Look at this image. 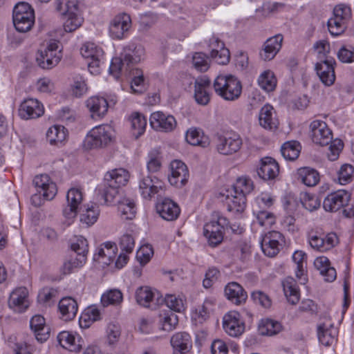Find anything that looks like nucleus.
<instances>
[{
	"instance_id": "obj_1",
	"label": "nucleus",
	"mask_w": 354,
	"mask_h": 354,
	"mask_svg": "<svg viewBox=\"0 0 354 354\" xmlns=\"http://www.w3.org/2000/svg\"><path fill=\"white\" fill-rule=\"evenodd\" d=\"M145 55V49L141 45L130 44L124 48L120 57H113L109 71L115 77L122 73H127L129 69L141 61Z\"/></svg>"
},
{
	"instance_id": "obj_2",
	"label": "nucleus",
	"mask_w": 354,
	"mask_h": 354,
	"mask_svg": "<svg viewBox=\"0 0 354 354\" xmlns=\"http://www.w3.org/2000/svg\"><path fill=\"white\" fill-rule=\"evenodd\" d=\"M215 93L225 101L237 100L242 93L241 81L232 75H219L213 83Z\"/></svg>"
},
{
	"instance_id": "obj_3",
	"label": "nucleus",
	"mask_w": 354,
	"mask_h": 354,
	"mask_svg": "<svg viewBox=\"0 0 354 354\" xmlns=\"http://www.w3.org/2000/svg\"><path fill=\"white\" fill-rule=\"evenodd\" d=\"M129 179V172L118 168L106 172L104 178L103 194L106 201H113L115 197L123 194L120 188L127 183Z\"/></svg>"
},
{
	"instance_id": "obj_4",
	"label": "nucleus",
	"mask_w": 354,
	"mask_h": 354,
	"mask_svg": "<svg viewBox=\"0 0 354 354\" xmlns=\"http://www.w3.org/2000/svg\"><path fill=\"white\" fill-rule=\"evenodd\" d=\"M228 227L227 218L223 216L220 212H214L212 219L203 227V234L209 244L212 247L219 245L223 239L225 230Z\"/></svg>"
},
{
	"instance_id": "obj_5",
	"label": "nucleus",
	"mask_w": 354,
	"mask_h": 354,
	"mask_svg": "<svg viewBox=\"0 0 354 354\" xmlns=\"http://www.w3.org/2000/svg\"><path fill=\"white\" fill-rule=\"evenodd\" d=\"M113 139V130L110 125L102 124L92 129L84 140L86 149L103 148L109 145Z\"/></svg>"
},
{
	"instance_id": "obj_6",
	"label": "nucleus",
	"mask_w": 354,
	"mask_h": 354,
	"mask_svg": "<svg viewBox=\"0 0 354 354\" xmlns=\"http://www.w3.org/2000/svg\"><path fill=\"white\" fill-rule=\"evenodd\" d=\"M12 19L17 31L26 32L32 28L35 23L34 10L28 3H18L13 9Z\"/></svg>"
},
{
	"instance_id": "obj_7",
	"label": "nucleus",
	"mask_w": 354,
	"mask_h": 354,
	"mask_svg": "<svg viewBox=\"0 0 354 354\" xmlns=\"http://www.w3.org/2000/svg\"><path fill=\"white\" fill-rule=\"evenodd\" d=\"M242 145V138L237 132L226 131L216 136V149L220 154L232 155L238 152Z\"/></svg>"
},
{
	"instance_id": "obj_8",
	"label": "nucleus",
	"mask_w": 354,
	"mask_h": 354,
	"mask_svg": "<svg viewBox=\"0 0 354 354\" xmlns=\"http://www.w3.org/2000/svg\"><path fill=\"white\" fill-rule=\"evenodd\" d=\"M223 327L226 333L234 337L241 335L245 330L244 322L240 313L236 310L230 311L224 315Z\"/></svg>"
},
{
	"instance_id": "obj_9",
	"label": "nucleus",
	"mask_w": 354,
	"mask_h": 354,
	"mask_svg": "<svg viewBox=\"0 0 354 354\" xmlns=\"http://www.w3.org/2000/svg\"><path fill=\"white\" fill-rule=\"evenodd\" d=\"M312 140L320 146L331 143L333 134L326 123L322 120H314L310 125Z\"/></svg>"
},
{
	"instance_id": "obj_10",
	"label": "nucleus",
	"mask_w": 354,
	"mask_h": 354,
	"mask_svg": "<svg viewBox=\"0 0 354 354\" xmlns=\"http://www.w3.org/2000/svg\"><path fill=\"white\" fill-rule=\"evenodd\" d=\"M137 303L145 308H151L163 301V298L156 290L149 286H141L136 292Z\"/></svg>"
},
{
	"instance_id": "obj_11",
	"label": "nucleus",
	"mask_w": 354,
	"mask_h": 354,
	"mask_svg": "<svg viewBox=\"0 0 354 354\" xmlns=\"http://www.w3.org/2000/svg\"><path fill=\"white\" fill-rule=\"evenodd\" d=\"M131 26V19L129 15L122 13L116 15L111 21L109 32L112 38H124Z\"/></svg>"
},
{
	"instance_id": "obj_12",
	"label": "nucleus",
	"mask_w": 354,
	"mask_h": 354,
	"mask_svg": "<svg viewBox=\"0 0 354 354\" xmlns=\"http://www.w3.org/2000/svg\"><path fill=\"white\" fill-rule=\"evenodd\" d=\"M308 239L311 248L322 252L329 250L337 243V236L335 233H329L324 236L312 232L308 234Z\"/></svg>"
},
{
	"instance_id": "obj_13",
	"label": "nucleus",
	"mask_w": 354,
	"mask_h": 354,
	"mask_svg": "<svg viewBox=\"0 0 354 354\" xmlns=\"http://www.w3.org/2000/svg\"><path fill=\"white\" fill-rule=\"evenodd\" d=\"M82 201L83 195L80 189H70L66 194V205L63 209V215L68 219L76 217Z\"/></svg>"
},
{
	"instance_id": "obj_14",
	"label": "nucleus",
	"mask_w": 354,
	"mask_h": 354,
	"mask_svg": "<svg viewBox=\"0 0 354 354\" xmlns=\"http://www.w3.org/2000/svg\"><path fill=\"white\" fill-rule=\"evenodd\" d=\"M19 115L24 120L35 119L41 116L44 113L43 104L37 99L24 100L19 106Z\"/></svg>"
},
{
	"instance_id": "obj_15",
	"label": "nucleus",
	"mask_w": 354,
	"mask_h": 354,
	"mask_svg": "<svg viewBox=\"0 0 354 354\" xmlns=\"http://www.w3.org/2000/svg\"><path fill=\"white\" fill-rule=\"evenodd\" d=\"M149 122L153 129L164 132L172 131L177 124L173 115H167L161 111L153 113L150 116Z\"/></svg>"
},
{
	"instance_id": "obj_16",
	"label": "nucleus",
	"mask_w": 354,
	"mask_h": 354,
	"mask_svg": "<svg viewBox=\"0 0 354 354\" xmlns=\"http://www.w3.org/2000/svg\"><path fill=\"white\" fill-rule=\"evenodd\" d=\"M28 290L25 287L15 288L10 294L8 306L17 313H23L29 307Z\"/></svg>"
},
{
	"instance_id": "obj_17",
	"label": "nucleus",
	"mask_w": 354,
	"mask_h": 354,
	"mask_svg": "<svg viewBox=\"0 0 354 354\" xmlns=\"http://www.w3.org/2000/svg\"><path fill=\"white\" fill-rule=\"evenodd\" d=\"M32 183L39 194H42L44 199L52 200L57 194L56 184L53 182L47 174L36 176Z\"/></svg>"
},
{
	"instance_id": "obj_18",
	"label": "nucleus",
	"mask_w": 354,
	"mask_h": 354,
	"mask_svg": "<svg viewBox=\"0 0 354 354\" xmlns=\"http://www.w3.org/2000/svg\"><path fill=\"white\" fill-rule=\"evenodd\" d=\"M335 63V59L333 57H326L315 65L317 74L325 86H331L335 82V75L333 66Z\"/></svg>"
},
{
	"instance_id": "obj_19",
	"label": "nucleus",
	"mask_w": 354,
	"mask_h": 354,
	"mask_svg": "<svg viewBox=\"0 0 354 354\" xmlns=\"http://www.w3.org/2000/svg\"><path fill=\"white\" fill-rule=\"evenodd\" d=\"M171 175L168 178L171 185L176 187L184 186L189 177L186 165L180 160H175L171 162Z\"/></svg>"
},
{
	"instance_id": "obj_20",
	"label": "nucleus",
	"mask_w": 354,
	"mask_h": 354,
	"mask_svg": "<svg viewBox=\"0 0 354 354\" xmlns=\"http://www.w3.org/2000/svg\"><path fill=\"white\" fill-rule=\"evenodd\" d=\"M350 200L348 194L344 190L328 194L324 200L323 207L327 212H337L347 205Z\"/></svg>"
},
{
	"instance_id": "obj_21",
	"label": "nucleus",
	"mask_w": 354,
	"mask_h": 354,
	"mask_svg": "<svg viewBox=\"0 0 354 354\" xmlns=\"http://www.w3.org/2000/svg\"><path fill=\"white\" fill-rule=\"evenodd\" d=\"M110 204L116 205L120 216L124 219H132L136 213V205L133 199L127 197L124 194L115 197L113 201H106Z\"/></svg>"
},
{
	"instance_id": "obj_22",
	"label": "nucleus",
	"mask_w": 354,
	"mask_h": 354,
	"mask_svg": "<svg viewBox=\"0 0 354 354\" xmlns=\"http://www.w3.org/2000/svg\"><path fill=\"white\" fill-rule=\"evenodd\" d=\"M162 189L163 183L156 177H145L139 183L141 195L145 199H151L155 194H160Z\"/></svg>"
},
{
	"instance_id": "obj_23",
	"label": "nucleus",
	"mask_w": 354,
	"mask_h": 354,
	"mask_svg": "<svg viewBox=\"0 0 354 354\" xmlns=\"http://www.w3.org/2000/svg\"><path fill=\"white\" fill-rule=\"evenodd\" d=\"M257 173L263 180H271L278 176L279 166L274 159L265 157L261 160L259 167L257 169Z\"/></svg>"
},
{
	"instance_id": "obj_24",
	"label": "nucleus",
	"mask_w": 354,
	"mask_h": 354,
	"mask_svg": "<svg viewBox=\"0 0 354 354\" xmlns=\"http://www.w3.org/2000/svg\"><path fill=\"white\" fill-rule=\"evenodd\" d=\"M156 210L159 215L166 221L176 220L180 212V207L177 203L169 198H164L162 201L157 203Z\"/></svg>"
},
{
	"instance_id": "obj_25",
	"label": "nucleus",
	"mask_w": 354,
	"mask_h": 354,
	"mask_svg": "<svg viewBox=\"0 0 354 354\" xmlns=\"http://www.w3.org/2000/svg\"><path fill=\"white\" fill-rule=\"evenodd\" d=\"M225 295L229 301L237 306L245 304L248 299L247 292L236 282H230L226 285Z\"/></svg>"
},
{
	"instance_id": "obj_26",
	"label": "nucleus",
	"mask_w": 354,
	"mask_h": 354,
	"mask_svg": "<svg viewBox=\"0 0 354 354\" xmlns=\"http://www.w3.org/2000/svg\"><path fill=\"white\" fill-rule=\"evenodd\" d=\"M259 124L265 129L275 130L277 129L279 121L272 106L267 104L261 107L259 114Z\"/></svg>"
},
{
	"instance_id": "obj_27",
	"label": "nucleus",
	"mask_w": 354,
	"mask_h": 354,
	"mask_svg": "<svg viewBox=\"0 0 354 354\" xmlns=\"http://www.w3.org/2000/svg\"><path fill=\"white\" fill-rule=\"evenodd\" d=\"M283 36L276 35L268 39L263 45V48L260 52V57L264 61H270L276 56L281 48Z\"/></svg>"
},
{
	"instance_id": "obj_28",
	"label": "nucleus",
	"mask_w": 354,
	"mask_h": 354,
	"mask_svg": "<svg viewBox=\"0 0 354 354\" xmlns=\"http://www.w3.org/2000/svg\"><path fill=\"white\" fill-rule=\"evenodd\" d=\"M31 330L39 342H46L50 337V328L46 324L45 319L39 315L33 316L30 322Z\"/></svg>"
},
{
	"instance_id": "obj_29",
	"label": "nucleus",
	"mask_w": 354,
	"mask_h": 354,
	"mask_svg": "<svg viewBox=\"0 0 354 354\" xmlns=\"http://www.w3.org/2000/svg\"><path fill=\"white\" fill-rule=\"evenodd\" d=\"M86 104L93 118L103 117L107 113L109 106L106 98L98 95L89 97Z\"/></svg>"
},
{
	"instance_id": "obj_30",
	"label": "nucleus",
	"mask_w": 354,
	"mask_h": 354,
	"mask_svg": "<svg viewBox=\"0 0 354 354\" xmlns=\"http://www.w3.org/2000/svg\"><path fill=\"white\" fill-rule=\"evenodd\" d=\"M103 247L97 249V252L94 254L93 259L100 263L109 266L114 260L118 248L114 242L108 241L104 243Z\"/></svg>"
},
{
	"instance_id": "obj_31",
	"label": "nucleus",
	"mask_w": 354,
	"mask_h": 354,
	"mask_svg": "<svg viewBox=\"0 0 354 354\" xmlns=\"http://www.w3.org/2000/svg\"><path fill=\"white\" fill-rule=\"evenodd\" d=\"M209 86L210 80L206 76L199 77L195 80L194 97L198 104L206 105L209 102L210 97L207 88Z\"/></svg>"
},
{
	"instance_id": "obj_32",
	"label": "nucleus",
	"mask_w": 354,
	"mask_h": 354,
	"mask_svg": "<svg viewBox=\"0 0 354 354\" xmlns=\"http://www.w3.org/2000/svg\"><path fill=\"white\" fill-rule=\"evenodd\" d=\"M337 330L333 324H320L317 328L319 342L325 346H330L336 342Z\"/></svg>"
},
{
	"instance_id": "obj_33",
	"label": "nucleus",
	"mask_w": 354,
	"mask_h": 354,
	"mask_svg": "<svg viewBox=\"0 0 354 354\" xmlns=\"http://www.w3.org/2000/svg\"><path fill=\"white\" fill-rule=\"evenodd\" d=\"M77 309V301L71 297H64L59 302V310L62 318L66 321L74 319Z\"/></svg>"
},
{
	"instance_id": "obj_34",
	"label": "nucleus",
	"mask_w": 354,
	"mask_h": 354,
	"mask_svg": "<svg viewBox=\"0 0 354 354\" xmlns=\"http://www.w3.org/2000/svg\"><path fill=\"white\" fill-rule=\"evenodd\" d=\"M314 264L326 281L332 282L336 279V270L330 266V261L327 257H317L315 260Z\"/></svg>"
},
{
	"instance_id": "obj_35",
	"label": "nucleus",
	"mask_w": 354,
	"mask_h": 354,
	"mask_svg": "<svg viewBox=\"0 0 354 354\" xmlns=\"http://www.w3.org/2000/svg\"><path fill=\"white\" fill-rule=\"evenodd\" d=\"M68 136L67 129L62 125H53L50 127L46 133V138L50 145L57 146L62 145Z\"/></svg>"
},
{
	"instance_id": "obj_36",
	"label": "nucleus",
	"mask_w": 354,
	"mask_h": 354,
	"mask_svg": "<svg viewBox=\"0 0 354 354\" xmlns=\"http://www.w3.org/2000/svg\"><path fill=\"white\" fill-rule=\"evenodd\" d=\"M185 138L189 144L194 146L205 148L209 145V137L205 136L201 129L190 128L187 131Z\"/></svg>"
},
{
	"instance_id": "obj_37",
	"label": "nucleus",
	"mask_w": 354,
	"mask_h": 354,
	"mask_svg": "<svg viewBox=\"0 0 354 354\" xmlns=\"http://www.w3.org/2000/svg\"><path fill=\"white\" fill-rule=\"evenodd\" d=\"M282 286L288 302L292 305L297 304L300 299V293L296 281L292 277H287L283 281Z\"/></svg>"
},
{
	"instance_id": "obj_38",
	"label": "nucleus",
	"mask_w": 354,
	"mask_h": 354,
	"mask_svg": "<svg viewBox=\"0 0 354 354\" xmlns=\"http://www.w3.org/2000/svg\"><path fill=\"white\" fill-rule=\"evenodd\" d=\"M226 205L229 212L242 213L246 207V197L230 191V195L226 196Z\"/></svg>"
},
{
	"instance_id": "obj_39",
	"label": "nucleus",
	"mask_w": 354,
	"mask_h": 354,
	"mask_svg": "<svg viewBox=\"0 0 354 354\" xmlns=\"http://www.w3.org/2000/svg\"><path fill=\"white\" fill-rule=\"evenodd\" d=\"M124 73L129 75L132 78L131 89L133 93L140 94L145 91V77L142 70L137 68H132L131 69H129L127 73Z\"/></svg>"
},
{
	"instance_id": "obj_40",
	"label": "nucleus",
	"mask_w": 354,
	"mask_h": 354,
	"mask_svg": "<svg viewBox=\"0 0 354 354\" xmlns=\"http://www.w3.org/2000/svg\"><path fill=\"white\" fill-rule=\"evenodd\" d=\"M298 180L308 187L315 186L320 180L319 172L310 167H301L297 171Z\"/></svg>"
},
{
	"instance_id": "obj_41",
	"label": "nucleus",
	"mask_w": 354,
	"mask_h": 354,
	"mask_svg": "<svg viewBox=\"0 0 354 354\" xmlns=\"http://www.w3.org/2000/svg\"><path fill=\"white\" fill-rule=\"evenodd\" d=\"M281 324L276 320L266 318L262 319L258 326V330L261 335H274L281 331Z\"/></svg>"
},
{
	"instance_id": "obj_42",
	"label": "nucleus",
	"mask_w": 354,
	"mask_h": 354,
	"mask_svg": "<svg viewBox=\"0 0 354 354\" xmlns=\"http://www.w3.org/2000/svg\"><path fill=\"white\" fill-rule=\"evenodd\" d=\"M173 349L188 351L192 347L190 335L186 332H178L174 334L170 339Z\"/></svg>"
},
{
	"instance_id": "obj_43",
	"label": "nucleus",
	"mask_w": 354,
	"mask_h": 354,
	"mask_svg": "<svg viewBox=\"0 0 354 354\" xmlns=\"http://www.w3.org/2000/svg\"><path fill=\"white\" fill-rule=\"evenodd\" d=\"M258 85L267 93L273 91L277 86V77L270 70L263 71L257 80Z\"/></svg>"
},
{
	"instance_id": "obj_44",
	"label": "nucleus",
	"mask_w": 354,
	"mask_h": 354,
	"mask_svg": "<svg viewBox=\"0 0 354 354\" xmlns=\"http://www.w3.org/2000/svg\"><path fill=\"white\" fill-rule=\"evenodd\" d=\"M86 261V258L84 255L75 256L71 255L67 258L60 268L61 272L64 274H68L74 271V270L81 268Z\"/></svg>"
},
{
	"instance_id": "obj_45",
	"label": "nucleus",
	"mask_w": 354,
	"mask_h": 354,
	"mask_svg": "<svg viewBox=\"0 0 354 354\" xmlns=\"http://www.w3.org/2000/svg\"><path fill=\"white\" fill-rule=\"evenodd\" d=\"M159 323L162 330L170 332L176 328L178 317L174 312L167 310L160 314Z\"/></svg>"
},
{
	"instance_id": "obj_46",
	"label": "nucleus",
	"mask_w": 354,
	"mask_h": 354,
	"mask_svg": "<svg viewBox=\"0 0 354 354\" xmlns=\"http://www.w3.org/2000/svg\"><path fill=\"white\" fill-rule=\"evenodd\" d=\"M254 189L253 181L248 177L242 176L236 179L235 183L232 186L231 192L239 195H246L250 194Z\"/></svg>"
},
{
	"instance_id": "obj_47",
	"label": "nucleus",
	"mask_w": 354,
	"mask_h": 354,
	"mask_svg": "<svg viewBox=\"0 0 354 354\" xmlns=\"http://www.w3.org/2000/svg\"><path fill=\"white\" fill-rule=\"evenodd\" d=\"M100 214L99 207L96 205H84L80 215V221L90 226L97 220Z\"/></svg>"
},
{
	"instance_id": "obj_48",
	"label": "nucleus",
	"mask_w": 354,
	"mask_h": 354,
	"mask_svg": "<svg viewBox=\"0 0 354 354\" xmlns=\"http://www.w3.org/2000/svg\"><path fill=\"white\" fill-rule=\"evenodd\" d=\"M66 19L64 23V29L66 32H71L80 27L84 22V18L81 16L79 10L64 14Z\"/></svg>"
},
{
	"instance_id": "obj_49",
	"label": "nucleus",
	"mask_w": 354,
	"mask_h": 354,
	"mask_svg": "<svg viewBox=\"0 0 354 354\" xmlns=\"http://www.w3.org/2000/svg\"><path fill=\"white\" fill-rule=\"evenodd\" d=\"M58 48L59 42L53 40L48 43L44 51H40L48 58V62L50 65H53V66H55L59 62L62 57V50Z\"/></svg>"
},
{
	"instance_id": "obj_50",
	"label": "nucleus",
	"mask_w": 354,
	"mask_h": 354,
	"mask_svg": "<svg viewBox=\"0 0 354 354\" xmlns=\"http://www.w3.org/2000/svg\"><path fill=\"white\" fill-rule=\"evenodd\" d=\"M99 319H100V310L95 306H89L81 315L80 324L82 328H87L92 323Z\"/></svg>"
},
{
	"instance_id": "obj_51",
	"label": "nucleus",
	"mask_w": 354,
	"mask_h": 354,
	"mask_svg": "<svg viewBox=\"0 0 354 354\" xmlns=\"http://www.w3.org/2000/svg\"><path fill=\"white\" fill-rule=\"evenodd\" d=\"M214 43H217L216 48H214L210 52V56L218 64L225 65L230 62V51L225 47L224 43H218L216 40H214Z\"/></svg>"
},
{
	"instance_id": "obj_52",
	"label": "nucleus",
	"mask_w": 354,
	"mask_h": 354,
	"mask_svg": "<svg viewBox=\"0 0 354 354\" xmlns=\"http://www.w3.org/2000/svg\"><path fill=\"white\" fill-rule=\"evenodd\" d=\"M57 340L59 344L64 348L71 351H79L80 346L76 343L75 337L68 331H62L57 335Z\"/></svg>"
},
{
	"instance_id": "obj_53",
	"label": "nucleus",
	"mask_w": 354,
	"mask_h": 354,
	"mask_svg": "<svg viewBox=\"0 0 354 354\" xmlns=\"http://www.w3.org/2000/svg\"><path fill=\"white\" fill-rule=\"evenodd\" d=\"M301 146L297 141H290L284 143L281 147V154L286 160H295L299 155Z\"/></svg>"
},
{
	"instance_id": "obj_54",
	"label": "nucleus",
	"mask_w": 354,
	"mask_h": 354,
	"mask_svg": "<svg viewBox=\"0 0 354 354\" xmlns=\"http://www.w3.org/2000/svg\"><path fill=\"white\" fill-rule=\"evenodd\" d=\"M131 127L136 138L142 135L147 127V118L139 113H133L131 116Z\"/></svg>"
},
{
	"instance_id": "obj_55",
	"label": "nucleus",
	"mask_w": 354,
	"mask_h": 354,
	"mask_svg": "<svg viewBox=\"0 0 354 354\" xmlns=\"http://www.w3.org/2000/svg\"><path fill=\"white\" fill-rule=\"evenodd\" d=\"M253 213L256 216L257 223L261 226H271L275 223L274 214L266 209H259L254 207Z\"/></svg>"
},
{
	"instance_id": "obj_56",
	"label": "nucleus",
	"mask_w": 354,
	"mask_h": 354,
	"mask_svg": "<svg viewBox=\"0 0 354 354\" xmlns=\"http://www.w3.org/2000/svg\"><path fill=\"white\" fill-rule=\"evenodd\" d=\"M122 301V294L118 290H111L102 295L101 303L104 307L116 305Z\"/></svg>"
},
{
	"instance_id": "obj_57",
	"label": "nucleus",
	"mask_w": 354,
	"mask_h": 354,
	"mask_svg": "<svg viewBox=\"0 0 354 354\" xmlns=\"http://www.w3.org/2000/svg\"><path fill=\"white\" fill-rule=\"evenodd\" d=\"M192 64L197 71L205 72L209 67V59L203 53H195L192 57Z\"/></svg>"
},
{
	"instance_id": "obj_58",
	"label": "nucleus",
	"mask_w": 354,
	"mask_h": 354,
	"mask_svg": "<svg viewBox=\"0 0 354 354\" xmlns=\"http://www.w3.org/2000/svg\"><path fill=\"white\" fill-rule=\"evenodd\" d=\"M55 7L57 11L64 15L72 11H77L79 3L77 0H56Z\"/></svg>"
},
{
	"instance_id": "obj_59",
	"label": "nucleus",
	"mask_w": 354,
	"mask_h": 354,
	"mask_svg": "<svg viewBox=\"0 0 354 354\" xmlns=\"http://www.w3.org/2000/svg\"><path fill=\"white\" fill-rule=\"evenodd\" d=\"M57 291L53 288H43L38 294L37 300L39 303L45 306H51L55 301Z\"/></svg>"
},
{
	"instance_id": "obj_60",
	"label": "nucleus",
	"mask_w": 354,
	"mask_h": 354,
	"mask_svg": "<svg viewBox=\"0 0 354 354\" xmlns=\"http://www.w3.org/2000/svg\"><path fill=\"white\" fill-rule=\"evenodd\" d=\"M80 53L86 59H91L95 57H103V51L93 43L84 44L81 49Z\"/></svg>"
},
{
	"instance_id": "obj_61",
	"label": "nucleus",
	"mask_w": 354,
	"mask_h": 354,
	"mask_svg": "<svg viewBox=\"0 0 354 354\" xmlns=\"http://www.w3.org/2000/svg\"><path fill=\"white\" fill-rule=\"evenodd\" d=\"M147 169L149 172L155 173L160 170L161 167V161L160 152L158 149H152L148 155Z\"/></svg>"
},
{
	"instance_id": "obj_62",
	"label": "nucleus",
	"mask_w": 354,
	"mask_h": 354,
	"mask_svg": "<svg viewBox=\"0 0 354 354\" xmlns=\"http://www.w3.org/2000/svg\"><path fill=\"white\" fill-rule=\"evenodd\" d=\"M328 28L332 35L338 36L346 29V23L331 17L328 21Z\"/></svg>"
},
{
	"instance_id": "obj_63",
	"label": "nucleus",
	"mask_w": 354,
	"mask_h": 354,
	"mask_svg": "<svg viewBox=\"0 0 354 354\" xmlns=\"http://www.w3.org/2000/svg\"><path fill=\"white\" fill-rule=\"evenodd\" d=\"M332 17L347 24V21L351 17V9L345 4L337 5L333 9Z\"/></svg>"
},
{
	"instance_id": "obj_64",
	"label": "nucleus",
	"mask_w": 354,
	"mask_h": 354,
	"mask_svg": "<svg viewBox=\"0 0 354 354\" xmlns=\"http://www.w3.org/2000/svg\"><path fill=\"white\" fill-rule=\"evenodd\" d=\"M354 167L349 165H343L338 172V180L341 185L349 183L353 178Z\"/></svg>"
}]
</instances>
